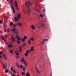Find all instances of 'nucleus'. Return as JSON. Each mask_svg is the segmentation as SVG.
<instances>
[{
	"instance_id": "obj_1",
	"label": "nucleus",
	"mask_w": 76,
	"mask_h": 76,
	"mask_svg": "<svg viewBox=\"0 0 76 76\" xmlns=\"http://www.w3.org/2000/svg\"><path fill=\"white\" fill-rule=\"evenodd\" d=\"M20 17H21V14L20 12H19L18 15L17 17H15V20H17V19H20Z\"/></svg>"
},
{
	"instance_id": "obj_2",
	"label": "nucleus",
	"mask_w": 76,
	"mask_h": 76,
	"mask_svg": "<svg viewBox=\"0 0 76 76\" xmlns=\"http://www.w3.org/2000/svg\"><path fill=\"white\" fill-rule=\"evenodd\" d=\"M14 6L15 7H16L17 11H19V7H18V3L16 0H15V4H14Z\"/></svg>"
},
{
	"instance_id": "obj_3",
	"label": "nucleus",
	"mask_w": 76,
	"mask_h": 76,
	"mask_svg": "<svg viewBox=\"0 0 76 76\" xmlns=\"http://www.w3.org/2000/svg\"><path fill=\"white\" fill-rule=\"evenodd\" d=\"M12 32H14L15 35H19V33H18V31L15 28L14 29H12L11 30Z\"/></svg>"
},
{
	"instance_id": "obj_4",
	"label": "nucleus",
	"mask_w": 76,
	"mask_h": 76,
	"mask_svg": "<svg viewBox=\"0 0 76 76\" xmlns=\"http://www.w3.org/2000/svg\"><path fill=\"white\" fill-rule=\"evenodd\" d=\"M14 37L13 36H12L11 37V41L12 42H15V41H17V40L16 39V38H13Z\"/></svg>"
},
{
	"instance_id": "obj_5",
	"label": "nucleus",
	"mask_w": 76,
	"mask_h": 76,
	"mask_svg": "<svg viewBox=\"0 0 76 76\" xmlns=\"http://www.w3.org/2000/svg\"><path fill=\"white\" fill-rule=\"evenodd\" d=\"M11 8L13 10V13H14V14H15V8L13 7V6L12 5H11Z\"/></svg>"
},
{
	"instance_id": "obj_6",
	"label": "nucleus",
	"mask_w": 76,
	"mask_h": 76,
	"mask_svg": "<svg viewBox=\"0 0 76 76\" xmlns=\"http://www.w3.org/2000/svg\"><path fill=\"white\" fill-rule=\"evenodd\" d=\"M31 28L32 29V30H35V26L34 25H32L31 26Z\"/></svg>"
},
{
	"instance_id": "obj_7",
	"label": "nucleus",
	"mask_w": 76,
	"mask_h": 76,
	"mask_svg": "<svg viewBox=\"0 0 76 76\" xmlns=\"http://www.w3.org/2000/svg\"><path fill=\"white\" fill-rule=\"evenodd\" d=\"M2 38H3V40L4 41V42H5V39H6L7 38V37L6 36H4L2 37Z\"/></svg>"
},
{
	"instance_id": "obj_8",
	"label": "nucleus",
	"mask_w": 76,
	"mask_h": 76,
	"mask_svg": "<svg viewBox=\"0 0 76 76\" xmlns=\"http://www.w3.org/2000/svg\"><path fill=\"white\" fill-rule=\"evenodd\" d=\"M16 38H17V40L18 41H20V40H22V39L20 38V37H19L18 36H16Z\"/></svg>"
},
{
	"instance_id": "obj_9",
	"label": "nucleus",
	"mask_w": 76,
	"mask_h": 76,
	"mask_svg": "<svg viewBox=\"0 0 76 76\" xmlns=\"http://www.w3.org/2000/svg\"><path fill=\"white\" fill-rule=\"evenodd\" d=\"M5 65H6V64H3L2 65V67H3L4 69V70L6 69H7L6 67V66Z\"/></svg>"
},
{
	"instance_id": "obj_10",
	"label": "nucleus",
	"mask_w": 76,
	"mask_h": 76,
	"mask_svg": "<svg viewBox=\"0 0 76 76\" xmlns=\"http://www.w3.org/2000/svg\"><path fill=\"white\" fill-rule=\"evenodd\" d=\"M17 24H18V26H22V23H17Z\"/></svg>"
},
{
	"instance_id": "obj_11",
	"label": "nucleus",
	"mask_w": 76,
	"mask_h": 76,
	"mask_svg": "<svg viewBox=\"0 0 76 76\" xmlns=\"http://www.w3.org/2000/svg\"><path fill=\"white\" fill-rule=\"evenodd\" d=\"M25 4L26 5H27L28 4L29 6H31V3H30V1H29L28 3L26 2H25Z\"/></svg>"
},
{
	"instance_id": "obj_12",
	"label": "nucleus",
	"mask_w": 76,
	"mask_h": 76,
	"mask_svg": "<svg viewBox=\"0 0 76 76\" xmlns=\"http://www.w3.org/2000/svg\"><path fill=\"white\" fill-rule=\"evenodd\" d=\"M22 46L20 47L19 48V52L20 53H21V52H22Z\"/></svg>"
},
{
	"instance_id": "obj_13",
	"label": "nucleus",
	"mask_w": 76,
	"mask_h": 76,
	"mask_svg": "<svg viewBox=\"0 0 76 76\" xmlns=\"http://www.w3.org/2000/svg\"><path fill=\"white\" fill-rule=\"evenodd\" d=\"M32 51H34V47H32L31 50H30V52H31Z\"/></svg>"
},
{
	"instance_id": "obj_14",
	"label": "nucleus",
	"mask_w": 76,
	"mask_h": 76,
	"mask_svg": "<svg viewBox=\"0 0 76 76\" xmlns=\"http://www.w3.org/2000/svg\"><path fill=\"white\" fill-rule=\"evenodd\" d=\"M15 54L17 55V57H18V55H19V54H20V53H19V52H16L15 53Z\"/></svg>"
},
{
	"instance_id": "obj_15",
	"label": "nucleus",
	"mask_w": 76,
	"mask_h": 76,
	"mask_svg": "<svg viewBox=\"0 0 76 76\" xmlns=\"http://www.w3.org/2000/svg\"><path fill=\"white\" fill-rule=\"evenodd\" d=\"M36 70L37 72L39 74L40 73V72H39V70H38V69L36 68Z\"/></svg>"
},
{
	"instance_id": "obj_16",
	"label": "nucleus",
	"mask_w": 76,
	"mask_h": 76,
	"mask_svg": "<svg viewBox=\"0 0 76 76\" xmlns=\"http://www.w3.org/2000/svg\"><path fill=\"white\" fill-rule=\"evenodd\" d=\"M26 76H30V74L29 72H27V74L26 75Z\"/></svg>"
},
{
	"instance_id": "obj_17",
	"label": "nucleus",
	"mask_w": 76,
	"mask_h": 76,
	"mask_svg": "<svg viewBox=\"0 0 76 76\" xmlns=\"http://www.w3.org/2000/svg\"><path fill=\"white\" fill-rule=\"evenodd\" d=\"M23 61H25V60H24V58H22V60H21V61H20V62H23Z\"/></svg>"
},
{
	"instance_id": "obj_18",
	"label": "nucleus",
	"mask_w": 76,
	"mask_h": 76,
	"mask_svg": "<svg viewBox=\"0 0 76 76\" xmlns=\"http://www.w3.org/2000/svg\"><path fill=\"white\" fill-rule=\"evenodd\" d=\"M12 47L13 46L12 45H10L8 46L9 48H12Z\"/></svg>"
},
{
	"instance_id": "obj_19",
	"label": "nucleus",
	"mask_w": 76,
	"mask_h": 76,
	"mask_svg": "<svg viewBox=\"0 0 76 76\" xmlns=\"http://www.w3.org/2000/svg\"><path fill=\"white\" fill-rule=\"evenodd\" d=\"M23 63L25 66H27V64H26V62H25V61H23Z\"/></svg>"
},
{
	"instance_id": "obj_20",
	"label": "nucleus",
	"mask_w": 76,
	"mask_h": 76,
	"mask_svg": "<svg viewBox=\"0 0 76 76\" xmlns=\"http://www.w3.org/2000/svg\"><path fill=\"white\" fill-rule=\"evenodd\" d=\"M25 56L27 57V56H28V53H25Z\"/></svg>"
},
{
	"instance_id": "obj_21",
	"label": "nucleus",
	"mask_w": 76,
	"mask_h": 76,
	"mask_svg": "<svg viewBox=\"0 0 76 76\" xmlns=\"http://www.w3.org/2000/svg\"><path fill=\"white\" fill-rule=\"evenodd\" d=\"M20 68L21 69H22V68H23V66H22V65H20Z\"/></svg>"
},
{
	"instance_id": "obj_22",
	"label": "nucleus",
	"mask_w": 76,
	"mask_h": 76,
	"mask_svg": "<svg viewBox=\"0 0 76 76\" xmlns=\"http://www.w3.org/2000/svg\"><path fill=\"white\" fill-rule=\"evenodd\" d=\"M2 56H3V57H6V55L4 54L2 55Z\"/></svg>"
},
{
	"instance_id": "obj_23",
	"label": "nucleus",
	"mask_w": 76,
	"mask_h": 76,
	"mask_svg": "<svg viewBox=\"0 0 76 76\" xmlns=\"http://www.w3.org/2000/svg\"><path fill=\"white\" fill-rule=\"evenodd\" d=\"M26 53L29 54V50H27L26 51Z\"/></svg>"
},
{
	"instance_id": "obj_24",
	"label": "nucleus",
	"mask_w": 76,
	"mask_h": 76,
	"mask_svg": "<svg viewBox=\"0 0 76 76\" xmlns=\"http://www.w3.org/2000/svg\"><path fill=\"white\" fill-rule=\"evenodd\" d=\"M7 45H8L9 46L10 45V42H7Z\"/></svg>"
},
{
	"instance_id": "obj_25",
	"label": "nucleus",
	"mask_w": 76,
	"mask_h": 76,
	"mask_svg": "<svg viewBox=\"0 0 76 76\" xmlns=\"http://www.w3.org/2000/svg\"><path fill=\"white\" fill-rule=\"evenodd\" d=\"M15 53H19V51L18 50V49H16L15 50Z\"/></svg>"
},
{
	"instance_id": "obj_26",
	"label": "nucleus",
	"mask_w": 76,
	"mask_h": 76,
	"mask_svg": "<svg viewBox=\"0 0 76 76\" xmlns=\"http://www.w3.org/2000/svg\"><path fill=\"white\" fill-rule=\"evenodd\" d=\"M10 1L12 3H13V0H10Z\"/></svg>"
},
{
	"instance_id": "obj_27",
	"label": "nucleus",
	"mask_w": 76,
	"mask_h": 76,
	"mask_svg": "<svg viewBox=\"0 0 76 76\" xmlns=\"http://www.w3.org/2000/svg\"><path fill=\"white\" fill-rule=\"evenodd\" d=\"M31 40L32 41H34V38L33 37H32L31 38Z\"/></svg>"
},
{
	"instance_id": "obj_28",
	"label": "nucleus",
	"mask_w": 76,
	"mask_h": 76,
	"mask_svg": "<svg viewBox=\"0 0 76 76\" xmlns=\"http://www.w3.org/2000/svg\"><path fill=\"white\" fill-rule=\"evenodd\" d=\"M5 72L6 73H8V70L7 69L5 70Z\"/></svg>"
},
{
	"instance_id": "obj_29",
	"label": "nucleus",
	"mask_w": 76,
	"mask_h": 76,
	"mask_svg": "<svg viewBox=\"0 0 76 76\" xmlns=\"http://www.w3.org/2000/svg\"><path fill=\"white\" fill-rule=\"evenodd\" d=\"M10 25L11 26H12V25H13V23H10Z\"/></svg>"
},
{
	"instance_id": "obj_30",
	"label": "nucleus",
	"mask_w": 76,
	"mask_h": 76,
	"mask_svg": "<svg viewBox=\"0 0 76 76\" xmlns=\"http://www.w3.org/2000/svg\"><path fill=\"white\" fill-rule=\"evenodd\" d=\"M10 52L11 53V54H13V51H11V50H10Z\"/></svg>"
},
{
	"instance_id": "obj_31",
	"label": "nucleus",
	"mask_w": 76,
	"mask_h": 76,
	"mask_svg": "<svg viewBox=\"0 0 76 76\" xmlns=\"http://www.w3.org/2000/svg\"><path fill=\"white\" fill-rule=\"evenodd\" d=\"M22 76H24V75H25V73L24 72H22Z\"/></svg>"
},
{
	"instance_id": "obj_32",
	"label": "nucleus",
	"mask_w": 76,
	"mask_h": 76,
	"mask_svg": "<svg viewBox=\"0 0 76 76\" xmlns=\"http://www.w3.org/2000/svg\"><path fill=\"white\" fill-rule=\"evenodd\" d=\"M21 40H22V42H24V41H25V40L23 39H22Z\"/></svg>"
},
{
	"instance_id": "obj_33",
	"label": "nucleus",
	"mask_w": 76,
	"mask_h": 76,
	"mask_svg": "<svg viewBox=\"0 0 76 76\" xmlns=\"http://www.w3.org/2000/svg\"><path fill=\"white\" fill-rule=\"evenodd\" d=\"M13 72H14V73H16V72L15 71V70H13Z\"/></svg>"
},
{
	"instance_id": "obj_34",
	"label": "nucleus",
	"mask_w": 76,
	"mask_h": 76,
	"mask_svg": "<svg viewBox=\"0 0 76 76\" xmlns=\"http://www.w3.org/2000/svg\"><path fill=\"white\" fill-rule=\"evenodd\" d=\"M2 54H3V52L2 51L0 52V55H1Z\"/></svg>"
},
{
	"instance_id": "obj_35",
	"label": "nucleus",
	"mask_w": 76,
	"mask_h": 76,
	"mask_svg": "<svg viewBox=\"0 0 76 76\" xmlns=\"http://www.w3.org/2000/svg\"><path fill=\"white\" fill-rule=\"evenodd\" d=\"M17 43L18 44H20V41H18L17 42Z\"/></svg>"
},
{
	"instance_id": "obj_36",
	"label": "nucleus",
	"mask_w": 76,
	"mask_h": 76,
	"mask_svg": "<svg viewBox=\"0 0 76 76\" xmlns=\"http://www.w3.org/2000/svg\"><path fill=\"white\" fill-rule=\"evenodd\" d=\"M2 23H3V21H2V20H0V23L1 24Z\"/></svg>"
},
{
	"instance_id": "obj_37",
	"label": "nucleus",
	"mask_w": 76,
	"mask_h": 76,
	"mask_svg": "<svg viewBox=\"0 0 76 76\" xmlns=\"http://www.w3.org/2000/svg\"><path fill=\"white\" fill-rule=\"evenodd\" d=\"M24 39H26V38H27V37H26V36H24Z\"/></svg>"
},
{
	"instance_id": "obj_38",
	"label": "nucleus",
	"mask_w": 76,
	"mask_h": 76,
	"mask_svg": "<svg viewBox=\"0 0 76 76\" xmlns=\"http://www.w3.org/2000/svg\"><path fill=\"white\" fill-rule=\"evenodd\" d=\"M40 17H41V18H42V17H43V16H42V14H41L40 15Z\"/></svg>"
},
{
	"instance_id": "obj_39",
	"label": "nucleus",
	"mask_w": 76,
	"mask_h": 76,
	"mask_svg": "<svg viewBox=\"0 0 76 76\" xmlns=\"http://www.w3.org/2000/svg\"><path fill=\"white\" fill-rule=\"evenodd\" d=\"M19 19V18H18V19H17V20H15V21H17V22H18Z\"/></svg>"
},
{
	"instance_id": "obj_40",
	"label": "nucleus",
	"mask_w": 76,
	"mask_h": 76,
	"mask_svg": "<svg viewBox=\"0 0 76 76\" xmlns=\"http://www.w3.org/2000/svg\"><path fill=\"white\" fill-rule=\"evenodd\" d=\"M4 58L5 60H7V57H4Z\"/></svg>"
},
{
	"instance_id": "obj_41",
	"label": "nucleus",
	"mask_w": 76,
	"mask_h": 76,
	"mask_svg": "<svg viewBox=\"0 0 76 76\" xmlns=\"http://www.w3.org/2000/svg\"><path fill=\"white\" fill-rule=\"evenodd\" d=\"M23 71H24L25 72V67H23Z\"/></svg>"
},
{
	"instance_id": "obj_42",
	"label": "nucleus",
	"mask_w": 76,
	"mask_h": 76,
	"mask_svg": "<svg viewBox=\"0 0 76 76\" xmlns=\"http://www.w3.org/2000/svg\"><path fill=\"white\" fill-rule=\"evenodd\" d=\"M11 70L12 71V70H13V69L12 68H11Z\"/></svg>"
},
{
	"instance_id": "obj_43",
	"label": "nucleus",
	"mask_w": 76,
	"mask_h": 76,
	"mask_svg": "<svg viewBox=\"0 0 76 76\" xmlns=\"http://www.w3.org/2000/svg\"><path fill=\"white\" fill-rule=\"evenodd\" d=\"M27 9H30V7H27Z\"/></svg>"
},
{
	"instance_id": "obj_44",
	"label": "nucleus",
	"mask_w": 76,
	"mask_h": 76,
	"mask_svg": "<svg viewBox=\"0 0 76 76\" xmlns=\"http://www.w3.org/2000/svg\"><path fill=\"white\" fill-rule=\"evenodd\" d=\"M7 30H6L4 31V32H7Z\"/></svg>"
},
{
	"instance_id": "obj_45",
	"label": "nucleus",
	"mask_w": 76,
	"mask_h": 76,
	"mask_svg": "<svg viewBox=\"0 0 76 76\" xmlns=\"http://www.w3.org/2000/svg\"><path fill=\"white\" fill-rule=\"evenodd\" d=\"M14 28H15V27H16V25L15 24L14 25Z\"/></svg>"
},
{
	"instance_id": "obj_46",
	"label": "nucleus",
	"mask_w": 76,
	"mask_h": 76,
	"mask_svg": "<svg viewBox=\"0 0 76 76\" xmlns=\"http://www.w3.org/2000/svg\"><path fill=\"white\" fill-rule=\"evenodd\" d=\"M7 33L8 34H9V31H7Z\"/></svg>"
},
{
	"instance_id": "obj_47",
	"label": "nucleus",
	"mask_w": 76,
	"mask_h": 76,
	"mask_svg": "<svg viewBox=\"0 0 76 76\" xmlns=\"http://www.w3.org/2000/svg\"><path fill=\"white\" fill-rule=\"evenodd\" d=\"M28 43H29V44H31V43L30 42H28Z\"/></svg>"
},
{
	"instance_id": "obj_48",
	"label": "nucleus",
	"mask_w": 76,
	"mask_h": 76,
	"mask_svg": "<svg viewBox=\"0 0 76 76\" xmlns=\"http://www.w3.org/2000/svg\"><path fill=\"white\" fill-rule=\"evenodd\" d=\"M41 59L42 60H43L44 59V58H43V57H42L41 58Z\"/></svg>"
},
{
	"instance_id": "obj_49",
	"label": "nucleus",
	"mask_w": 76,
	"mask_h": 76,
	"mask_svg": "<svg viewBox=\"0 0 76 76\" xmlns=\"http://www.w3.org/2000/svg\"><path fill=\"white\" fill-rule=\"evenodd\" d=\"M45 9H44L43 10V12H45Z\"/></svg>"
},
{
	"instance_id": "obj_50",
	"label": "nucleus",
	"mask_w": 76,
	"mask_h": 76,
	"mask_svg": "<svg viewBox=\"0 0 76 76\" xmlns=\"http://www.w3.org/2000/svg\"><path fill=\"white\" fill-rule=\"evenodd\" d=\"M31 39H29V41H28V42H30V41H31Z\"/></svg>"
},
{
	"instance_id": "obj_51",
	"label": "nucleus",
	"mask_w": 76,
	"mask_h": 76,
	"mask_svg": "<svg viewBox=\"0 0 76 76\" xmlns=\"http://www.w3.org/2000/svg\"><path fill=\"white\" fill-rule=\"evenodd\" d=\"M35 68H36V70H37V67H36V66H35Z\"/></svg>"
},
{
	"instance_id": "obj_52",
	"label": "nucleus",
	"mask_w": 76,
	"mask_h": 76,
	"mask_svg": "<svg viewBox=\"0 0 76 76\" xmlns=\"http://www.w3.org/2000/svg\"><path fill=\"white\" fill-rule=\"evenodd\" d=\"M23 45H25V43H24L23 44Z\"/></svg>"
},
{
	"instance_id": "obj_53",
	"label": "nucleus",
	"mask_w": 76,
	"mask_h": 76,
	"mask_svg": "<svg viewBox=\"0 0 76 76\" xmlns=\"http://www.w3.org/2000/svg\"><path fill=\"white\" fill-rule=\"evenodd\" d=\"M13 75L14 76H15V74H13Z\"/></svg>"
},
{
	"instance_id": "obj_54",
	"label": "nucleus",
	"mask_w": 76,
	"mask_h": 76,
	"mask_svg": "<svg viewBox=\"0 0 76 76\" xmlns=\"http://www.w3.org/2000/svg\"><path fill=\"white\" fill-rule=\"evenodd\" d=\"M43 63V62L42 61L41 62H40V63Z\"/></svg>"
},
{
	"instance_id": "obj_55",
	"label": "nucleus",
	"mask_w": 76,
	"mask_h": 76,
	"mask_svg": "<svg viewBox=\"0 0 76 76\" xmlns=\"http://www.w3.org/2000/svg\"><path fill=\"white\" fill-rule=\"evenodd\" d=\"M44 41H46V39H45L44 40Z\"/></svg>"
},
{
	"instance_id": "obj_56",
	"label": "nucleus",
	"mask_w": 76,
	"mask_h": 76,
	"mask_svg": "<svg viewBox=\"0 0 76 76\" xmlns=\"http://www.w3.org/2000/svg\"><path fill=\"white\" fill-rule=\"evenodd\" d=\"M0 57H2V56H0Z\"/></svg>"
},
{
	"instance_id": "obj_57",
	"label": "nucleus",
	"mask_w": 76,
	"mask_h": 76,
	"mask_svg": "<svg viewBox=\"0 0 76 76\" xmlns=\"http://www.w3.org/2000/svg\"><path fill=\"white\" fill-rule=\"evenodd\" d=\"M46 40L47 41H48V39H46Z\"/></svg>"
},
{
	"instance_id": "obj_58",
	"label": "nucleus",
	"mask_w": 76,
	"mask_h": 76,
	"mask_svg": "<svg viewBox=\"0 0 76 76\" xmlns=\"http://www.w3.org/2000/svg\"><path fill=\"white\" fill-rule=\"evenodd\" d=\"M52 75V74H51L50 75V76H51V75Z\"/></svg>"
},
{
	"instance_id": "obj_59",
	"label": "nucleus",
	"mask_w": 76,
	"mask_h": 76,
	"mask_svg": "<svg viewBox=\"0 0 76 76\" xmlns=\"http://www.w3.org/2000/svg\"><path fill=\"white\" fill-rule=\"evenodd\" d=\"M17 59H18V57H17Z\"/></svg>"
},
{
	"instance_id": "obj_60",
	"label": "nucleus",
	"mask_w": 76,
	"mask_h": 76,
	"mask_svg": "<svg viewBox=\"0 0 76 76\" xmlns=\"http://www.w3.org/2000/svg\"><path fill=\"white\" fill-rule=\"evenodd\" d=\"M27 11H29V10H27Z\"/></svg>"
},
{
	"instance_id": "obj_61",
	"label": "nucleus",
	"mask_w": 76,
	"mask_h": 76,
	"mask_svg": "<svg viewBox=\"0 0 76 76\" xmlns=\"http://www.w3.org/2000/svg\"><path fill=\"white\" fill-rule=\"evenodd\" d=\"M45 21H46V20H45Z\"/></svg>"
},
{
	"instance_id": "obj_62",
	"label": "nucleus",
	"mask_w": 76,
	"mask_h": 76,
	"mask_svg": "<svg viewBox=\"0 0 76 76\" xmlns=\"http://www.w3.org/2000/svg\"><path fill=\"white\" fill-rule=\"evenodd\" d=\"M17 76H19V75H18Z\"/></svg>"
},
{
	"instance_id": "obj_63",
	"label": "nucleus",
	"mask_w": 76,
	"mask_h": 76,
	"mask_svg": "<svg viewBox=\"0 0 76 76\" xmlns=\"http://www.w3.org/2000/svg\"><path fill=\"white\" fill-rule=\"evenodd\" d=\"M7 1H8L9 0H7Z\"/></svg>"
},
{
	"instance_id": "obj_64",
	"label": "nucleus",
	"mask_w": 76,
	"mask_h": 76,
	"mask_svg": "<svg viewBox=\"0 0 76 76\" xmlns=\"http://www.w3.org/2000/svg\"><path fill=\"white\" fill-rule=\"evenodd\" d=\"M39 67H41V66H40Z\"/></svg>"
}]
</instances>
